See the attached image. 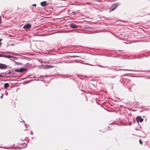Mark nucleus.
<instances>
[{"instance_id": "obj_11", "label": "nucleus", "mask_w": 150, "mask_h": 150, "mask_svg": "<svg viewBox=\"0 0 150 150\" xmlns=\"http://www.w3.org/2000/svg\"><path fill=\"white\" fill-rule=\"evenodd\" d=\"M20 70V69H17L16 70H15V71L16 72H19V71Z\"/></svg>"}, {"instance_id": "obj_8", "label": "nucleus", "mask_w": 150, "mask_h": 150, "mask_svg": "<svg viewBox=\"0 0 150 150\" xmlns=\"http://www.w3.org/2000/svg\"><path fill=\"white\" fill-rule=\"evenodd\" d=\"M20 70L19 71V72H22L23 71H24L25 70H26V69L24 68H21L20 69Z\"/></svg>"}, {"instance_id": "obj_10", "label": "nucleus", "mask_w": 150, "mask_h": 150, "mask_svg": "<svg viewBox=\"0 0 150 150\" xmlns=\"http://www.w3.org/2000/svg\"><path fill=\"white\" fill-rule=\"evenodd\" d=\"M9 86V84L7 83H5L4 85V86L5 88H7Z\"/></svg>"}, {"instance_id": "obj_15", "label": "nucleus", "mask_w": 150, "mask_h": 150, "mask_svg": "<svg viewBox=\"0 0 150 150\" xmlns=\"http://www.w3.org/2000/svg\"><path fill=\"white\" fill-rule=\"evenodd\" d=\"M115 76H112V77H111V76H110V77H110V78H114V77H115Z\"/></svg>"}, {"instance_id": "obj_3", "label": "nucleus", "mask_w": 150, "mask_h": 150, "mask_svg": "<svg viewBox=\"0 0 150 150\" xmlns=\"http://www.w3.org/2000/svg\"><path fill=\"white\" fill-rule=\"evenodd\" d=\"M7 67V66L5 64L1 63L0 64V69H4Z\"/></svg>"}, {"instance_id": "obj_7", "label": "nucleus", "mask_w": 150, "mask_h": 150, "mask_svg": "<svg viewBox=\"0 0 150 150\" xmlns=\"http://www.w3.org/2000/svg\"><path fill=\"white\" fill-rule=\"evenodd\" d=\"M70 27L72 28H77L78 26L74 24H71L70 25Z\"/></svg>"}, {"instance_id": "obj_18", "label": "nucleus", "mask_w": 150, "mask_h": 150, "mask_svg": "<svg viewBox=\"0 0 150 150\" xmlns=\"http://www.w3.org/2000/svg\"><path fill=\"white\" fill-rule=\"evenodd\" d=\"M26 125H25V126L26 127Z\"/></svg>"}, {"instance_id": "obj_5", "label": "nucleus", "mask_w": 150, "mask_h": 150, "mask_svg": "<svg viewBox=\"0 0 150 150\" xmlns=\"http://www.w3.org/2000/svg\"><path fill=\"white\" fill-rule=\"evenodd\" d=\"M40 5L42 6L45 7L47 6V4L46 1H44L41 2L40 3Z\"/></svg>"}, {"instance_id": "obj_13", "label": "nucleus", "mask_w": 150, "mask_h": 150, "mask_svg": "<svg viewBox=\"0 0 150 150\" xmlns=\"http://www.w3.org/2000/svg\"><path fill=\"white\" fill-rule=\"evenodd\" d=\"M32 6H36V4H34L32 5Z\"/></svg>"}, {"instance_id": "obj_14", "label": "nucleus", "mask_w": 150, "mask_h": 150, "mask_svg": "<svg viewBox=\"0 0 150 150\" xmlns=\"http://www.w3.org/2000/svg\"><path fill=\"white\" fill-rule=\"evenodd\" d=\"M3 95H4V94H2L1 96L0 97V98H3Z\"/></svg>"}, {"instance_id": "obj_16", "label": "nucleus", "mask_w": 150, "mask_h": 150, "mask_svg": "<svg viewBox=\"0 0 150 150\" xmlns=\"http://www.w3.org/2000/svg\"><path fill=\"white\" fill-rule=\"evenodd\" d=\"M126 70H127V71H132V70H125V71H126Z\"/></svg>"}, {"instance_id": "obj_6", "label": "nucleus", "mask_w": 150, "mask_h": 150, "mask_svg": "<svg viewBox=\"0 0 150 150\" xmlns=\"http://www.w3.org/2000/svg\"><path fill=\"white\" fill-rule=\"evenodd\" d=\"M4 57L6 58H11L12 57L10 55H3L2 54H0V57Z\"/></svg>"}, {"instance_id": "obj_9", "label": "nucleus", "mask_w": 150, "mask_h": 150, "mask_svg": "<svg viewBox=\"0 0 150 150\" xmlns=\"http://www.w3.org/2000/svg\"><path fill=\"white\" fill-rule=\"evenodd\" d=\"M46 66L47 68H52V67H54V66H53L51 65H46Z\"/></svg>"}, {"instance_id": "obj_2", "label": "nucleus", "mask_w": 150, "mask_h": 150, "mask_svg": "<svg viewBox=\"0 0 150 150\" xmlns=\"http://www.w3.org/2000/svg\"><path fill=\"white\" fill-rule=\"evenodd\" d=\"M31 27V25L30 24L27 23L24 25L23 28L24 29H29Z\"/></svg>"}, {"instance_id": "obj_1", "label": "nucleus", "mask_w": 150, "mask_h": 150, "mask_svg": "<svg viewBox=\"0 0 150 150\" xmlns=\"http://www.w3.org/2000/svg\"><path fill=\"white\" fill-rule=\"evenodd\" d=\"M120 4H119L116 3L114 4H113L110 8V11H113L115 9L117 6L119 5Z\"/></svg>"}, {"instance_id": "obj_4", "label": "nucleus", "mask_w": 150, "mask_h": 150, "mask_svg": "<svg viewBox=\"0 0 150 150\" xmlns=\"http://www.w3.org/2000/svg\"><path fill=\"white\" fill-rule=\"evenodd\" d=\"M136 119L137 121L140 122H142L143 121V119L142 118L141 116H138L137 117Z\"/></svg>"}, {"instance_id": "obj_12", "label": "nucleus", "mask_w": 150, "mask_h": 150, "mask_svg": "<svg viewBox=\"0 0 150 150\" xmlns=\"http://www.w3.org/2000/svg\"><path fill=\"white\" fill-rule=\"evenodd\" d=\"M139 143L141 144H142V142L141 140V139L139 140Z\"/></svg>"}, {"instance_id": "obj_17", "label": "nucleus", "mask_w": 150, "mask_h": 150, "mask_svg": "<svg viewBox=\"0 0 150 150\" xmlns=\"http://www.w3.org/2000/svg\"><path fill=\"white\" fill-rule=\"evenodd\" d=\"M13 45H14L13 44H11V45L13 46Z\"/></svg>"}]
</instances>
